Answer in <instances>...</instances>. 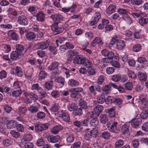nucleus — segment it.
Here are the masks:
<instances>
[{
	"label": "nucleus",
	"instance_id": "obj_1",
	"mask_svg": "<svg viewBox=\"0 0 148 148\" xmlns=\"http://www.w3.org/2000/svg\"><path fill=\"white\" fill-rule=\"evenodd\" d=\"M82 64L86 68H89L92 67L93 64L90 60L84 56L81 55H77L75 57V63Z\"/></svg>",
	"mask_w": 148,
	"mask_h": 148
},
{
	"label": "nucleus",
	"instance_id": "obj_2",
	"mask_svg": "<svg viewBox=\"0 0 148 148\" xmlns=\"http://www.w3.org/2000/svg\"><path fill=\"white\" fill-rule=\"evenodd\" d=\"M118 124L117 122L114 121L111 123L110 126H108V127L110 132L112 133H118L120 130L119 127L118 126Z\"/></svg>",
	"mask_w": 148,
	"mask_h": 148
},
{
	"label": "nucleus",
	"instance_id": "obj_3",
	"mask_svg": "<svg viewBox=\"0 0 148 148\" xmlns=\"http://www.w3.org/2000/svg\"><path fill=\"white\" fill-rule=\"evenodd\" d=\"M51 29L54 32L55 35L59 34L64 30L62 27H58V23L57 22L54 23L51 26Z\"/></svg>",
	"mask_w": 148,
	"mask_h": 148
},
{
	"label": "nucleus",
	"instance_id": "obj_4",
	"mask_svg": "<svg viewBox=\"0 0 148 148\" xmlns=\"http://www.w3.org/2000/svg\"><path fill=\"white\" fill-rule=\"evenodd\" d=\"M49 46V42L47 40L35 45L34 46V47L36 49H45L47 48Z\"/></svg>",
	"mask_w": 148,
	"mask_h": 148
},
{
	"label": "nucleus",
	"instance_id": "obj_5",
	"mask_svg": "<svg viewBox=\"0 0 148 148\" xmlns=\"http://www.w3.org/2000/svg\"><path fill=\"white\" fill-rule=\"evenodd\" d=\"M93 112H92V114L91 115L90 117L91 119L90 121V125L94 127H95L98 125L99 123V120L97 119V116H95Z\"/></svg>",
	"mask_w": 148,
	"mask_h": 148
},
{
	"label": "nucleus",
	"instance_id": "obj_6",
	"mask_svg": "<svg viewBox=\"0 0 148 148\" xmlns=\"http://www.w3.org/2000/svg\"><path fill=\"white\" fill-rule=\"evenodd\" d=\"M116 9V6L115 4H110L107 8L106 12L108 14L111 15L115 12Z\"/></svg>",
	"mask_w": 148,
	"mask_h": 148
},
{
	"label": "nucleus",
	"instance_id": "obj_7",
	"mask_svg": "<svg viewBox=\"0 0 148 148\" xmlns=\"http://www.w3.org/2000/svg\"><path fill=\"white\" fill-rule=\"evenodd\" d=\"M60 139V137L58 135L49 136L47 137V141L51 143H55L58 142Z\"/></svg>",
	"mask_w": 148,
	"mask_h": 148
},
{
	"label": "nucleus",
	"instance_id": "obj_8",
	"mask_svg": "<svg viewBox=\"0 0 148 148\" xmlns=\"http://www.w3.org/2000/svg\"><path fill=\"white\" fill-rule=\"evenodd\" d=\"M26 39L28 40L31 41L35 39L36 37V34L33 32H28L25 34Z\"/></svg>",
	"mask_w": 148,
	"mask_h": 148
},
{
	"label": "nucleus",
	"instance_id": "obj_9",
	"mask_svg": "<svg viewBox=\"0 0 148 148\" xmlns=\"http://www.w3.org/2000/svg\"><path fill=\"white\" fill-rule=\"evenodd\" d=\"M142 120L140 118L133 119L131 122V125L133 128H136L141 124Z\"/></svg>",
	"mask_w": 148,
	"mask_h": 148
},
{
	"label": "nucleus",
	"instance_id": "obj_10",
	"mask_svg": "<svg viewBox=\"0 0 148 148\" xmlns=\"http://www.w3.org/2000/svg\"><path fill=\"white\" fill-rule=\"evenodd\" d=\"M103 109V106L99 105L96 106L94 109V111L95 113V116H98L102 112Z\"/></svg>",
	"mask_w": 148,
	"mask_h": 148
},
{
	"label": "nucleus",
	"instance_id": "obj_11",
	"mask_svg": "<svg viewBox=\"0 0 148 148\" xmlns=\"http://www.w3.org/2000/svg\"><path fill=\"white\" fill-rule=\"evenodd\" d=\"M51 18L53 21H56L57 23L60 22L63 20L62 16L59 14L52 15L51 16Z\"/></svg>",
	"mask_w": 148,
	"mask_h": 148
},
{
	"label": "nucleus",
	"instance_id": "obj_12",
	"mask_svg": "<svg viewBox=\"0 0 148 148\" xmlns=\"http://www.w3.org/2000/svg\"><path fill=\"white\" fill-rule=\"evenodd\" d=\"M18 23L20 24L26 25L28 23V20L24 16H21L18 17Z\"/></svg>",
	"mask_w": 148,
	"mask_h": 148
},
{
	"label": "nucleus",
	"instance_id": "obj_13",
	"mask_svg": "<svg viewBox=\"0 0 148 148\" xmlns=\"http://www.w3.org/2000/svg\"><path fill=\"white\" fill-rule=\"evenodd\" d=\"M109 23V20L105 19L102 20L101 23H100L98 26V28L99 29H102Z\"/></svg>",
	"mask_w": 148,
	"mask_h": 148
},
{
	"label": "nucleus",
	"instance_id": "obj_14",
	"mask_svg": "<svg viewBox=\"0 0 148 148\" xmlns=\"http://www.w3.org/2000/svg\"><path fill=\"white\" fill-rule=\"evenodd\" d=\"M125 46V42L123 40H118L116 42V47L119 50H123Z\"/></svg>",
	"mask_w": 148,
	"mask_h": 148
},
{
	"label": "nucleus",
	"instance_id": "obj_15",
	"mask_svg": "<svg viewBox=\"0 0 148 148\" xmlns=\"http://www.w3.org/2000/svg\"><path fill=\"white\" fill-rule=\"evenodd\" d=\"M121 130L123 134H128L129 131V125L127 124H124L121 127Z\"/></svg>",
	"mask_w": 148,
	"mask_h": 148
},
{
	"label": "nucleus",
	"instance_id": "obj_16",
	"mask_svg": "<svg viewBox=\"0 0 148 148\" xmlns=\"http://www.w3.org/2000/svg\"><path fill=\"white\" fill-rule=\"evenodd\" d=\"M8 34L14 40H17L19 38V36L18 34L12 30H9L8 32Z\"/></svg>",
	"mask_w": 148,
	"mask_h": 148
},
{
	"label": "nucleus",
	"instance_id": "obj_17",
	"mask_svg": "<svg viewBox=\"0 0 148 148\" xmlns=\"http://www.w3.org/2000/svg\"><path fill=\"white\" fill-rule=\"evenodd\" d=\"M141 106L143 109H145L148 107V100L145 98H143L140 99Z\"/></svg>",
	"mask_w": 148,
	"mask_h": 148
},
{
	"label": "nucleus",
	"instance_id": "obj_18",
	"mask_svg": "<svg viewBox=\"0 0 148 148\" xmlns=\"http://www.w3.org/2000/svg\"><path fill=\"white\" fill-rule=\"evenodd\" d=\"M123 19L128 24L131 25L133 22L132 20L128 14H125L122 16Z\"/></svg>",
	"mask_w": 148,
	"mask_h": 148
},
{
	"label": "nucleus",
	"instance_id": "obj_19",
	"mask_svg": "<svg viewBox=\"0 0 148 148\" xmlns=\"http://www.w3.org/2000/svg\"><path fill=\"white\" fill-rule=\"evenodd\" d=\"M21 55L16 51H13L10 55V58L13 60H16L19 58V57Z\"/></svg>",
	"mask_w": 148,
	"mask_h": 148
},
{
	"label": "nucleus",
	"instance_id": "obj_20",
	"mask_svg": "<svg viewBox=\"0 0 148 148\" xmlns=\"http://www.w3.org/2000/svg\"><path fill=\"white\" fill-rule=\"evenodd\" d=\"M36 20L38 21L43 22L45 20V14L43 13L39 12L36 15Z\"/></svg>",
	"mask_w": 148,
	"mask_h": 148
},
{
	"label": "nucleus",
	"instance_id": "obj_21",
	"mask_svg": "<svg viewBox=\"0 0 148 148\" xmlns=\"http://www.w3.org/2000/svg\"><path fill=\"white\" fill-rule=\"evenodd\" d=\"M90 129H87L84 136V139L86 140H88L92 137Z\"/></svg>",
	"mask_w": 148,
	"mask_h": 148
},
{
	"label": "nucleus",
	"instance_id": "obj_22",
	"mask_svg": "<svg viewBox=\"0 0 148 148\" xmlns=\"http://www.w3.org/2000/svg\"><path fill=\"white\" fill-rule=\"evenodd\" d=\"M83 91V89L81 87L75 88V99L76 98H80L81 94L80 93Z\"/></svg>",
	"mask_w": 148,
	"mask_h": 148
},
{
	"label": "nucleus",
	"instance_id": "obj_23",
	"mask_svg": "<svg viewBox=\"0 0 148 148\" xmlns=\"http://www.w3.org/2000/svg\"><path fill=\"white\" fill-rule=\"evenodd\" d=\"M139 24L142 26H144L148 23V18H144L141 16L138 20Z\"/></svg>",
	"mask_w": 148,
	"mask_h": 148
},
{
	"label": "nucleus",
	"instance_id": "obj_24",
	"mask_svg": "<svg viewBox=\"0 0 148 148\" xmlns=\"http://www.w3.org/2000/svg\"><path fill=\"white\" fill-rule=\"evenodd\" d=\"M16 121L15 120H11L9 121L7 124V127L8 129H12L16 126Z\"/></svg>",
	"mask_w": 148,
	"mask_h": 148
},
{
	"label": "nucleus",
	"instance_id": "obj_25",
	"mask_svg": "<svg viewBox=\"0 0 148 148\" xmlns=\"http://www.w3.org/2000/svg\"><path fill=\"white\" fill-rule=\"evenodd\" d=\"M60 108L58 103H55L52 105L51 107V110L53 112H57L58 111Z\"/></svg>",
	"mask_w": 148,
	"mask_h": 148
},
{
	"label": "nucleus",
	"instance_id": "obj_26",
	"mask_svg": "<svg viewBox=\"0 0 148 148\" xmlns=\"http://www.w3.org/2000/svg\"><path fill=\"white\" fill-rule=\"evenodd\" d=\"M62 129V127L61 126L57 125L52 129L51 132L53 134H56L58 133Z\"/></svg>",
	"mask_w": 148,
	"mask_h": 148
},
{
	"label": "nucleus",
	"instance_id": "obj_27",
	"mask_svg": "<svg viewBox=\"0 0 148 148\" xmlns=\"http://www.w3.org/2000/svg\"><path fill=\"white\" fill-rule=\"evenodd\" d=\"M111 86L109 85H106L103 86L102 88L103 91V95H107L109 93V91L111 89Z\"/></svg>",
	"mask_w": 148,
	"mask_h": 148
},
{
	"label": "nucleus",
	"instance_id": "obj_28",
	"mask_svg": "<svg viewBox=\"0 0 148 148\" xmlns=\"http://www.w3.org/2000/svg\"><path fill=\"white\" fill-rule=\"evenodd\" d=\"M59 63L55 61L53 62L48 67V69L49 70L52 71L57 68L59 66Z\"/></svg>",
	"mask_w": 148,
	"mask_h": 148
},
{
	"label": "nucleus",
	"instance_id": "obj_29",
	"mask_svg": "<svg viewBox=\"0 0 148 148\" xmlns=\"http://www.w3.org/2000/svg\"><path fill=\"white\" fill-rule=\"evenodd\" d=\"M138 77L139 80L141 82L145 81L146 80L147 76L146 74L140 72H138Z\"/></svg>",
	"mask_w": 148,
	"mask_h": 148
},
{
	"label": "nucleus",
	"instance_id": "obj_30",
	"mask_svg": "<svg viewBox=\"0 0 148 148\" xmlns=\"http://www.w3.org/2000/svg\"><path fill=\"white\" fill-rule=\"evenodd\" d=\"M61 11L64 13L67 12L69 11H70L71 12H74V7L73 5L72 6L68 8H62L61 9Z\"/></svg>",
	"mask_w": 148,
	"mask_h": 148
},
{
	"label": "nucleus",
	"instance_id": "obj_31",
	"mask_svg": "<svg viewBox=\"0 0 148 148\" xmlns=\"http://www.w3.org/2000/svg\"><path fill=\"white\" fill-rule=\"evenodd\" d=\"M108 121V116L106 114L101 115L100 116V121L102 123H106Z\"/></svg>",
	"mask_w": 148,
	"mask_h": 148
},
{
	"label": "nucleus",
	"instance_id": "obj_32",
	"mask_svg": "<svg viewBox=\"0 0 148 148\" xmlns=\"http://www.w3.org/2000/svg\"><path fill=\"white\" fill-rule=\"evenodd\" d=\"M143 2V0H131V3L132 4L138 6L142 5Z\"/></svg>",
	"mask_w": 148,
	"mask_h": 148
},
{
	"label": "nucleus",
	"instance_id": "obj_33",
	"mask_svg": "<svg viewBox=\"0 0 148 148\" xmlns=\"http://www.w3.org/2000/svg\"><path fill=\"white\" fill-rule=\"evenodd\" d=\"M13 143L12 139H5L3 142V145L5 147H8L11 145Z\"/></svg>",
	"mask_w": 148,
	"mask_h": 148
},
{
	"label": "nucleus",
	"instance_id": "obj_34",
	"mask_svg": "<svg viewBox=\"0 0 148 148\" xmlns=\"http://www.w3.org/2000/svg\"><path fill=\"white\" fill-rule=\"evenodd\" d=\"M53 86V83L51 81H48L46 82L45 84V88L48 90L51 89Z\"/></svg>",
	"mask_w": 148,
	"mask_h": 148
},
{
	"label": "nucleus",
	"instance_id": "obj_35",
	"mask_svg": "<svg viewBox=\"0 0 148 148\" xmlns=\"http://www.w3.org/2000/svg\"><path fill=\"white\" fill-rule=\"evenodd\" d=\"M8 12L10 14L14 16H16L17 15V12L13 8H9L8 10Z\"/></svg>",
	"mask_w": 148,
	"mask_h": 148
},
{
	"label": "nucleus",
	"instance_id": "obj_36",
	"mask_svg": "<svg viewBox=\"0 0 148 148\" xmlns=\"http://www.w3.org/2000/svg\"><path fill=\"white\" fill-rule=\"evenodd\" d=\"M104 95L102 94L98 97L97 100L99 103L102 104L105 102L106 97Z\"/></svg>",
	"mask_w": 148,
	"mask_h": 148
},
{
	"label": "nucleus",
	"instance_id": "obj_37",
	"mask_svg": "<svg viewBox=\"0 0 148 148\" xmlns=\"http://www.w3.org/2000/svg\"><path fill=\"white\" fill-rule=\"evenodd\" d=\"M142 49V46L140 44H136L134 45L132 47L133 51L135 52H138Z\"/></svg>",
	"mask_w": 148,
	"mask_h": 148
},
{
	"label": "nucleus",
	"instance_id": "obj_38",
	"mask_svg": "<svg viewBox=\"0 0 148 148\" xmlns=\"http://www.w3.org/2000/svg\"><path fill=\"white\" fill-rule=\"evenodd\" d=\"M61 117L66 122H69V121L70 120L69 116L67 113H62L61 114Z\"/></svg>",
	"mask_w": 148,
	"mask_h": 148
},
{
	"label": "nucleus",
	"instance_id": "obj_39",
	"mask_svg": "<svg viewBox=\"0 0 148 148\" xmlns=\"http://www.w3.org/2000/svg\"><path fill=\"white\" fill-rule=\"evenodd\" d=\"M16 51L22 55L24 50V47L23 46L21 45H16Z\"/></svg>",
	"mask_w": 148,
	"mask_h": 148
},
{
	"label": "nucleus",
	"instance_id": "obj_40",
	"mask_svg": "<svg viewBox=\"0 0 148 148\" xmlns=\"http://www.w3.org/2000/svg\"><path fill=\"white\" fill-rule=\"evenodd\" d=\"M117 12L120 14L123 15L127 14L128 12V11L127 9L121 8L117 9Z\"/></svg>",
	"mask_w": 148,
	"mask_h": 148
},
{
	"label": "nucleus",
	"instance_id": "obj_41",
	"mask_svg": "<svg viewBox=\"0 0 148 148\" xmlns=\"http://www.w3.org/2000/svg\"><path fill=\"white\" fill-rule=\"evenodd\" d=\"M16 74L19 77H21L23 75V71L20 67L17 66L15 69Z\"/></svg>",
	"mask_w": 148,
	"mask_h": 148
},
{
	"label": "nucleus",
	"instance_id": "obj_42",
	"mask_svg": "<svg viewBox=\"0 0 148 148\" xmlns=\"http://www.w3.org/2000/svg\"><path fill=\"white\" fill-rule=\"evenodd\" d=\"M47 76V74L45 72L43 71H40L38 76L39 79L41 81L45 79Z\"/></svg>",
	"mask_w": 148,
	"mask_h": 148
},
{
	"label": "nucleus",
	"instance_id": "obj_43",
	"mask_svg": "<svg viewBox=\"0 0 148 148\" xmlns=\"http://www.w3.org/2000/svg\"><path fill=\"white\" fill-rule=\"evenodd\" d=\"M56 81L60 84L64 85L65 84V80L62 77H58L56 79Z\"/></svg>",
	"mask_w": 148,
	"mask_h": 148
},
{
	"label": "nucleus",
	"instance_id": "obj_44",
	"mask_svg": "<svg viewBox=\"0 0 148 148\" xmlns=\"http://www.w3.org/2000/svg\"><path fill=\"white\" fill-rule=\"evenodd\" d=\"M10 134L13 137L16 138H18L20 137V133L14 130H11L10 132Z\"/></svg>",
	"mask_w": 148,
	"mask_h": 148
},
{
	"label": "nucleus",
	"instance_id": "obj_45",
	"mask_svg": "<svg viewBox=\"0 0 148 148\" xmlns=\"http://www.w3.org/2000/svg\"><path fill=\"white\" fill-rule=\"evenodd\" d=\"M38 107L36 106H31L28 108V110L32 114L36 113L38 111Z\"/></svg>",
	"mask_w": 148,
	"mask_h": 148
},
{
	"label": "nucleus",
	"instance_id": "obj_46",
	"mask_svg": "<svg viewBox=\"0 0 148 148\" xmlns=\"http://www.w3.org/2000/svg\"><path fill=\"white\" fill-rule=\"evenodd\" d=\"M127 74L130 78L134 79L136 78L137 76L136 75L131 71L128 70Z\"/></svg>",
	"mask_w": 148,
	"mask_h": 148
},
{
	"label": "nucleus",
	"instance_id": "obj_47",
	"mask_svg": "<svg viewBox=\"0 0 148 148\" xmlns=\"http://www.w3.org/2000/svg\"><path fill=\"white\" fill-rule=\"evenodd\" d=\"M124 87L126 90H131L133 87V83L132 82H127L125 85Z\"/></svg>",
	"mask_w": 148,
	"mask_h": 148
},
{
	"label": "nucleus",
	"instance_id": "obj_48",
	"mask_svg": "<svg viewBox=\"0 0 148 148\" xmlns=\"http://www.w3.org/2000/svg\"><path fill=\"white\" fill-rule=\"evenodd\" d=\"M38 92L39 95L41 97V99L45 98L47 96V94L46 92L42 88Z\"/></svg>",
	"mask_w": 148,
	"mask_h": 148
},
{
	"label": "nucleus",
	"instance_id": "obj_49",
	"mask_svg": "<svg viewBox=\"0 0 148 148\" xmlns=\"http://www.w3.org/2000/svg\"><path fill=\"white\" fill-rule=\"evenodd\" d=\"M101 136L103 138L107 140L110 138V135L109 132L104 131L101 133Z\"/></svg>",
	"mask_w": 148,
	"mask_h": 148
},
{
	"label": "nucleus",
	"instance_id": "obj_50",
	"mask_svg": "<svg viewBox=\"0 0 148 148\" xmlns=\"http://www.w3.org/2000/svg\"><path fill=\"white\" fill-rule=\"evenodd\" d=\"M67 56L68 60L70 61H71L74 56V51L70 50L67 53Z\"/></svg>",
	"mask_w": 148,
	"mask_h": 148
},
{
	"label": "nucleus",
	"instance_id": "obj_51",
	"mask_svg": "<svg viewBox=\"0 0 148 148\" xmlns=\"http://www.w3.org/2000/svg\"><path fill=\"white\" fill-rule=\"evenodd\" d=\"M108 112L110 118H113L115 116V112L114 108H112L109 109Z\"/></svg>",
	"mask_w": 148,
	"mask_h": 148
},
{
	"label": "nucleus",
	"instance_id": "obj_52",
	"mask_svg": "<svg viewBox=\"0 0 148 148\" xmlns=\"http://www.w3.org/2000/svg\"><path fill=\"white\" fill-rule=\"evenodd\" d=\"M18 112L19 114H23L27 111V108L25 107H19L18 108Z\"/></svg>",
	"mask_w": 148,
	"mask_h": 148
},
{
	"label": "nucleus",
	"instance_id": "obj_53",
	"mask_svg": "<svg viewBox=\"0 0 148 148\" xmlns=\"http://www.w3.org/2000/svg\"><path fill=\"white\" fill-rule=\"evenodd\" d=\"M79 106L80 108L86 109L87 108L86 103L84 101H79Z\"/></svg>",
	"mask_w": 148,
	"mask_h": 148
},
{
	"label": "nucleus",
	"instance_id": "obj_54",
	"mask_svg": "<svg viewBox=\"0 0 148 148\" xmlns=\"http://www.w3.org/2000/svg\"><path fill=\"white\" fill-rule=\"evenodd\" d=\"M28 11L32 14L34 15L37 13V10L36 8L32 6L29 7L28 8Z\"/></svg>",
	"mask_w": 148,
	"mask_h": 148
},
{
	"label": "nucleus",
	"instance_id": "obj_55",
	"mask_svg": "<svg viewBox=\"0 0 148 148\" xmlns=\"http://www.w3.org/2000/svg\"><path fill=\"white\" fill-rule=\"evenodd\" d=\"M118 41L117 37H113L112 38L110 43L109 44V47H112Z\"/></svg>",
	"mask_w": 148,
	"mask_h": 148
},
{
	"label": "nucleus",
	"instance_id": "obj_56",
	"mask_svg": "<svg viewBox=\"0 0 148 148\" xmlns=\"http://www.w3.org/2000/svg\"><path fill=\"white\" fill-rule=\"evenodd\" d=\"M94 40L97 44L99 45L102 46L103 44V42L102 41L101 38L100 37H96Z\"/></svg>",
	"mask_w": 148,
	"mask_h": 148
},
{
	"label": "nucleus",
	"instance_id": "obj_57",
	"mask_svg": "<svg viewBox=\"0 0 148 148\" xmlns=\"http://www.w3.org/2000/svg\"><path fill=\"white\" fill-rule=\"evenodd\" d=\"M101 17V14L99 12H96L94 16V20L98 22L100 19Z\"/></svg>",
	"mask_w": 148,
	"mask_h": 148
},
{
	"label": "nucleus",
	"instance_id": "obj_58",
	"mask_svg": "<svg viewBox=\"0 0 148 148\" xmlns=\"http://www.w3.org/2000/svg\"><path fill=\"white\" fill-rule=\"evenodd\" d=\"M21 94V91L20 90H18L13 91L12 92V96L17 97L20 96Z\"/></svg>",
	"mask_w": 148,
	"mask_h": 148
},
{
	"label": "nucleus",
	"instance_id": "obj_59",
	"mask_svg": "<svg viewBox=\"0 0 148 148\" xmlns=\"http://www.w3.org/2000/svg\"><path fill=\"white\" fill-rule=\"evenodd\" d=\"M42 88L40 87L38 84H34L32 86V89L33 90H36L38 91Z\"/></svg>",
	"mask_w": 148,
	"mask_h": 148
},
{
	"label": "nucleus",
	"instance_id": "obj_60",
	"mask_svg": "<svg viewBox=\"0 0 148 148\" xmlns=\"http://www.w3.org/2000/svg\"><path fill=\"white\" fill-rule=\"evenodd\" d=\"M139 144V141L137 139H134L132 143V146L135 148L138 147Z\"/></svg>",
	"mask_w": 148,
	"mask_h": 148
},
{
	"label": "nucleus",
	"instance_id": "obj_61",
	"mask_svg": "<svg viewBox=\"0 0 148 148\" xmlns=\"http://www.w3.org/2000/svg\"><path fill=\"white\" fill-rule=\"evenodd\" d=\"M51 95L53 98L59 97L60 96V93L56 90H53L51 93Z\"/></svg>",
	"mask_w": 148,
	"mask_h": 148
},
{
	"label": "nucleus",
	"instance_id": "obj_62",
	"mask_svg": "<svg viewBox=\"0 0 148 148\" xmlns=\"http://www.w3.org/2000/svg\"><path fill=\"white\" fill-rule=\"evenodd\" d=\"M124 145V141L122 140H118L115 143V146L116 147H120Z\"/></svg>",
	"mask_w": 148,
	"mask_h": 148
},
{
	"label": "nucleus",
	"instance_id": "obj_63",
	"mask_svg": "<svg viewBox=\"0 0 148 148\" xmlns=\"http://www.w3.org/2000/svg\"><path fill=\"white\" fill-rule=\"evenodd\" d=\"M127 79L128 77L126 75H120L119 81H120L121 82H124L127 81Z\"/></svg>",
	"mask_w": 148,
	"mask_h": 148
},
{
	"label": "nucleus",
	"instance_id": "obj_64",
	"mask_svg": "<svg viewBox=\"0 0 148 148\" xmlns=\"http://www.w3.org/2000/svg\"><path fill=\"white\" fill-rule=\"evenodd\" d=\"M141 117L143 119H145L148 117V111L147 110L143 112L140 115Z\"/></svg>",
	"mask_w": 148,
	"mask_h": 148
}]
</instances>
